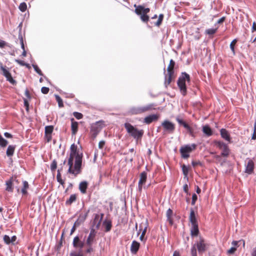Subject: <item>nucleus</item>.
Wrapping results in <instances>:
<instances>
[{
	"label": "nucleus",
	"mask_w": 256,
	"mask_h": 256,
	"mask_svg": "<svg viewBox=\"0 0 256 256\" xmlns=\"http://www.w3.org/2000/svg\"><path fill=\"white\" fill-rule=\"evenodd\" d=\"M82 154L77 150V146L74 144L71 145L70 148V156L68 160V172L77 176L81 172Z\"/></svg>",
	"instance_id": "nucleus-1"
},
{
	"label": "nucleus",
	"mask_w": 256,
	"mask_h": 256,
	"mask_svg": "<svg viewBox=\"0 0 256 256\" xmlns=\"http://www.w3.org/2000/svg\"><path fill=\"white\" fill-rule=\"evenodd\" d=\"M124 126L129 135L136 140V142L141 140L144 134L142 130H138L128 122L125 123Z\"/></svg>",
	"instance_id": "nucleus-2"
},
{
	"label": "nucleus",
	"mask_w": 256,
	"mask_h": 256,
	"mask_svg": "<svg viewBox=\"0 0 256 256\" xmlns=\"http://www.w3.org/2000/svg\"><path fill=\"white\" fill-rule=\"evenodd\" d=\"M134 7L135 8V13L137 15L140 16L141 20L144 22H148L149 20V16L147 15V14L150 12V9L149 8H145L142 5L136 6L134 4Z\"/></svg>",
	"instance_id": "nucleus-3"
},
{
	"label": "nucleus",
	"mask_w": 256,
	"mask_h": 256,
	"mask_svg": "<svg viewBox=\"0 0 256 256\" xmlns=\"http://www.w3.org/2000/svg\"><path fill=\"white\" fill-rule=\"evenodd\" d=\"M186 80L189 82L190 81V76L189 74L186 72H182L181 76L178 79L177 84L183 96H185L186 94Z\"/></svg>",
	"instance_id": "nucleus-4"
},
{
	"label": "nucleus",
	"mask_w": 256,
	"mask_h": 256,
	"mask_svg": "<svg viewBox=\"0 0 256 256\" xmlns=\"http://www.w3.org/2000/svg\"><path fill=\"white\" fill-rule=\"evenodd\" d=\"M196 148V145L195 144H192L191 145L187 144L184 146L181 147L180 149V152L181 154L182 157L184 158H188L190 156L189 153Z\"/></svg>",
	"instance_id": "nucleus-5"
},
{
	"label": "nucleus",
	"mask_w": 256,
	"mask_h": 256,
	"mask_svg": "<svg viewBox=\"0 0 256 256\" xmlns=\"http://www.w3.org/2000/svg\"><path fill=\"white\" fill-rule=\"evenodd\" d=\"M214 143L216 147L222 150L221 155L227 157L230 154V150L226 144L222 141L216 140Z\"/></svg>",
	"instance_id": "nucleus-6"
},
{
	"label": "nucleus",
	"mask_w": 256,
	"mask_h": 256,
	"mask_svg": "<svg viewBox=\"0 0 256 256\" xmlns=\"http://www.w3.org/2000/svg\"><path fill=\"white\" fill-rule=\"evenodd\" d=\"M162 126L164 130L170 134H172L175 129L174 124L168 120H164L162 122Z\"/></svg>",
	"instance_id": "nucleus-7"
},
{
	"label": "nucleus",
	"mask_w": 256,
	"mask_h": 256,
	"mask_svg": "<svg viewBox=\"0 0 256 256\" xmlns=\"http://www.w3.org/2000/svg\"><path fill=\"white\" fill-rule=\"evenodd\" d=\"M96 232L93 228H90V232L86 240V245H92L96 242Z\"/></svg>",
	"instance_id": "nucleus-8"
},
{
	"label": "nucleus",
	"mask_w": 256,
	"mask_h": 256,
	"mask_svg": "<svg viewBox=\"0 0 256 256\" xmlns=\"http://www.w3.org/2000/svg\"><path fill=\"white\" fill-rule=\"evenodd\" d=\"M86 244L84 240H82L79 236H75L73 240L72 245L76 248H79V250H82V248Z\"/></svg>",
	"instance_id": "nucleus-9"
},
{
	"label": "nucleus",
	"mask_w": 256,
	"mask_h": 256,
	"mask_svg": "<svg viewBox=\"0 0 256 256\" xmlns=\"http://www.w3.org/2000/svg\"><path fill=\"white\" fill-rule=\"evenodd\" d=\"M44 138L47 142L51 141L52 138V133L54 130L52 126H48L44 128Z\"/></svg>",
	"instance_id": "nucleus-10"
},
{
	"label": "nucleus",
	"mask_w": 256,
	"mask_h": 256,
	"mask_svg": "<svg viewBox=\"0 0 256 256\" xmlns=\"http://www.w3.org/2000/svg\"><path fill=\"white\" fill-rule=\"evenodd\" d=\"M196 247L198 252L202 254L206 250L208 244L205 242L204 239L200 238L199 242L196 243Z\"/></svg>",
	"instance_id": "nucleus-11"
},
{
	"label": "nucleus",
	"mask_w": 256,
	"mask_h": 256,
	"mask_svg": "<svg viewBox=\"0 0 256 256\" xmlns=\"http://www.w3.org/2000/svg\"><path fill=\"white\" fill-rule=\"evenodd\" d=\"M156 105L154 103L150 104L146 106H140V108L141 114L151 111L154 110H156Z\"/></svg>",
	"instance_id": "nucleus-12"
},
{
	"label": "nucleus",
	"mask_w": 256,
	"mask_h": 256,
	"mask_svg": "<svg viewBox=\"0 0 256 256\" xmlns=\"http://www.w3.org/2000/svg\"><path fill=\"white\" fill-rule=\"evenodd\" d=\"M104 216V214H96L94 220V224L96 225V229L99 228Z\"/></svg>",
	"instance_id": "nucleus-13"
},
{
	"label": "nucleus",
	"mask_w": 256,
	"mask_h": 256,
	"mask_svg": "<svg viewBox=\"0 0 256 256\" xmlns=\"http://www.w3.org/2000/svg\"><path fill=\"white\" fill-rule=\"evenodd\" d=\"M158 118V116L157 114H150L145 117L144 120V122L148 124L152 123V122L156 121Z\"/></svg>",
	"instance_id": "nucleus-14"
},
{
	"label": "nucleus",
	"mask_w": 256,
	"mask_h": 256,
	"mask_svg": "<svg viewBox=\"0 0 256 256\" xmlns=\"http://www.w3.org/2000/svg\"><path fill=\"white\" fill-rule=\"evenodd\" d=\"M254 163L251 160H248L246 166L245 172L248 174H251L254 172Z\"/></svg>",
	"instance_id": "nucleus-15"
},
{
	"label": "nucleus",
	"mask_w": 256,
	"mask_h": 256,
	"mask_svg": "<svg viewBox=\"0 0 256 256\" xmlns=\"http://www.w3.org/2000/svg\"><path fill=\"white\" fill-rule=\"evenodd\" d=\"M220 134L222 138L230 142H231L230 135L226 130L224 128H222L220 130Z\"/></svg>",
	"instance_id": "nucleus-16"
},
{
	"label": "nucleus",
	"mask_w": 256,
	"mask_h": 256,
	"mask_svg": "<svg viewBox=\"0 0 256 256\" xmlns=\"http://www.w3.org/2000/svg\"><path fill=\"white\" fill-rule=\"evenodd\" d=\"M140 244L136 240L132 241L130 246V252L132 254H136L139 250Z\"/></svg>",
	"instance_id": "nucleus-17"
},
{
	"label": "nucleus",
	"mask_w": 256,
	"mask_h": 256,
	"mask_svg": "<svg viewBox=\"0 0 256 256\" xmlns=\"http://www.w3.org/2000/svg\"><path fill=\"white\" fill-rule=\"evenodd\" d=\"M128 112L129 114H131V115H136V114H141L140 106L132 107L129 109Z\"/></svg>",
	"instance_id": "nucleus-18"
},
{
	"label": "nucleus",
	"mask_w": 256,
	"mask_h": 256,
	"mask_svg": "<svg viewBox=\"0 0 256 256\" xmlns=\"http://www.w3.org/2000/svg\"><path fill=\"white\" fill-rule=\"evenodd\" d=\"M190 221L192 225L198 224L197 220L195 216L194 212L192 208L190 209Z\"/></svg>",
	"instance_id": "nucleus-19"
},
{
	"label": "nucleus",
	"mask_w": 256,
	"mask_h": 256,
	"mask_svg": "<svg viewBox=\"0 0 256 256\" xmlns=\"http://www.w3.org/2000/svg\"><path fill=\"white\" fill-rule=\"evenodd\" d=\"M175 65V62L172 60H170V64L167 68L168 75H174V66Z\"/></svg>",
	"instance_id": "nucleus-20"
},
{
	"label": "nucleus",
	"mask_w": 256,
	"mask_h": 256,
	"mask_svg": "<svg viewBox=\"0 0 256 256\" xmlns=\"http://www.w3.org/2000/svg\"><path fill=\"white\" fill-rule=\"evenodd\" d=\"M202 132L207 136H210L212 134V130L208 125H205L202 126Z\"/></svg>",
	"instance_id": "nucleus-21"
},
{
	"label": "nucleus",
	"mask_w": 256,
	"mask_h": 256,
	"mask_svg": "<svg viewBox=\"0 0 256 256\" xmlns=\"http://www.w3.org/2000/svg\"><path fill=\"white\" fill-rule=\"evenodd\" d=\"M88 184L86 181L81 182L79 184V190L82 194H86Z\"/></svg>",
	"instance_id": "nucleus-22"
},
{
	"label": "nucleus",
	"mask_w": 256,
	"mask_h": 256,
	"mask_svg": "<svg viewBox=\"0 0 256 256\" xmlns=\"http://www.w3.org/2000/svg\"><path fill=\"white\" fill-rule=\"evenodd\" d=\"M199 233L198 224L192 225L190 228V234L192 236H198Z\"/></svg>",
	"instance_id": "nucleus-23"
},
{
	"label": "nucleus",
	"mask_w": 256,
	"mask_h": 256,
	"mask_svg": "<svg viewBox=\"0 0 256 256\" xmlns=\"http://www.w3.org/2000/svg\"><path fill=\"white\" fill-rule=\"evenodd\" d=\"M147 178V174L145 172H142L140 174V178L138 181L139 185L145 184Z\"/></svg>",
	"instance_id": "nucleus-24"
},
{
	"label": "nucleus",
	"mask_w": 256,
	"mask_h": 256,
	"mask_svg": "<svg viewBox=\"0 0 256 256\" xmlns=\"http://www.w3.org/2000/svg\"><path fill=\"white\" fill-rule=\"evenodd\" d=\"M74 118L72 119V125H71V128H72V134H75L77 131H78V123L76 122H74Z\"/></svg>",
	"instance_id": "nucleus-25"
},
{
	"label": "nucleus",
	"mask_w": 256,
	"mask_h": 256,
	"mask_svg": "<svg viewBox=\"0 0 256 256\" xmlns=\"http://www.w3.org/2000/svg\"><path fill=\"white\" fill-rule=\"evenodd\" d=\"M23 186L21 190V192L23 195H26L28 194L27 190L29 188V184L28 182L24 180L23 181Z\"/></svg>",
	"instance_id": "nucleus-26"
},
{
	"label": "nucleus",
	"mask_w": 256,
	"mask_h": 256,
	"mask_svg": "<svg viewBox=\"0 0 256 256\" xmlns=\"http://www.w3.org/2000/svg\"><path fill=\"white\" fill-rule=\"evenodd\" d=\"M15 150V146L12 145H10L6 150V155L8 156H12L14 154Z\"/></svg>",
	"instance_id": "nucleus-27"
},
{
	"label": "nucleus",
	"mask_w": 256,
	"mask_h": 256,
	"mask_svg": "<svg viewBox=\"0 0 256 256\" xmlns=\"http://www.w3.org/2000/svg\"><path fill=\"white\" fill-rule=\"evenodd\" d=\"M6 190L8 192H12L13 191L12 185H14L12 180H10L6 182Z\"/></svg>",
	"instance_id": "nucleus-28"
},
{
	"label": "nucleus",
	"mask_w": 256,
	"mask_h": 256,
	"mask_svg": "<svg viewBox=\"0 0 256 256\" xmlns=\"http://www.w3.org/2000/svg\"><path fill=\"white\" fill-rule=\"evenodd\" d=\"M0 70L2 71V74L6 77L10 76V73L7 70L4 66H3L2 64L0 63Z\"/></svg>",
	"instance_id": "nucleus-29"
},
{
	"label": "nucleus",
	"mask_w": 256,
	"mask_h": 256,
	"mask_svg": "<svg viewBox=\"0 0 256 256\" xmlns=\"http://www.w3.org/2000/svg\"><path fill=\"white\" fill-rule=\"evenodd\" d=\"M76 194H72L70 198L66 200V205H70L73 202L76 201Z\"/></svg>",
	"instance_id": "nucleus-30"
},
{
	"label": "nucleus",
	"mask_w": 256,
	"mask_h": 256,
	"mask_svg": "<svg viewBox=\"0 0 256 256\" xmlns=\"http://www.w3.org/2000/svg\"><path fill=\"white\" fill-rule=\"evenodd\" d=\"M103 224L106 227V232H109L112 228V222L110 221L104 220L103 222Z\"/></svg>",
	"instance_id": "nucleus-31"
},
{
	"label": "nucleus",
	"mask_w": 256,
	"mask_h": 256,
	"mask_svg": "<svg viewBox=\"0 0 256 256\" xmlns=\"http://www.w3.org/2000/svg\"><path fill=\"white\" fill-rule=\"evenodd\" d=\"M8 144V142L4 138L1 134H0V146L2 148L6 147Z\"/></svg>",
	"instance_id": "nucleus-32"
},
{
	"label": "nucleus",
	"mask_w": 256,
	"mask_h": 256,
	"mask_svg": "<svg viewBox=\"0 0 256 256\" xmlns=\"http://www.w3.org/2000/svg\"><path fill=\"white\" fill-rule=\"evenodd\" d=\"M56 180L57 181L62 185H64V182L62 180L61 174L60 172V170H58V174L56 175Z\"/></svg>",
	"instance_id": "nucleus-33"
},
{
	"label": "nucleus",
	"mask_w": 256,
	"mask_h": 256,
	"mask_svg": "<svg viewBox=\"0 0 256 256\" xmlns=\"http://www.w3.org/2000/svg\"><path fill=\"white\" fill-rule=\"evenodd\" d=\"M54 96H55L56 100L58 103V106L60 108L64 106V104H63L62 100L61 98L57 94H55Z\"/></svg>",
	"instance_id": "nucleus-34"
},
{
	"label": "nucleus",
	"mask_w": 256,
	"mask_h": 256,
	"mask_svg": "<svg viewBox=\"0 0 256 256\" xmlns=\"http://www.w3.org/2000/svg\"><path fill=\"white\" fill-rule=\"evenodd\" d=\"M218 28H209L206 30L205 32L206 34L208 35H212L214 34Z\"/></svg>",
	"instance_id": "nucleus-35"
},
{
	"label": "nucleus",
	"mask_w": 256,
	"mask_h": 256,
	"mask_svg": "<svg viewBox=\"0 0 256 256\" xmlns=\"http://www.w3.org/2000/svg\"><path fill=\"white\" fill-rule=\"evenodd\" d=\"M172 76L173 75H168V76H166L164 84L166 86H167L170 83Z\"/></svg>",
	"instance_id": "nucleus-36"
},
{
	"label": "nucleus",
	"mask_w": 256,
	"mask_h": 256,
	"mask_svg": "<svg viewBox=\"0 0 256 256\" xmlns=\"http://www.w3.org/2000/svg\"><path fill=\"white\" fill-rule=\"evenodd\" d=\"M166 214L168 220L170 222H172V220L171 218L172 215V210L170 208L168 209L166 211Z\"/></svg>",
	"instance_id": "nucleus-37"
},
{
	"label": "nucleus",
	"mask_w": 256,
	"mask_h": 256,
	"mask_svg": "<svg viewBox=\"0 0 256 256\" xmlns=\"http://www.w3.org/2000/svg\"><path fill=\"white\" fill-rule=\"evenodd\" d=\"M70 256H84L82 252V250H79L78 252L73 251L70 252Z\"/></svg>",
	"instance_id": "nucleus-38"
},
{
	"label": "nucleus",
	"mask_w": 256,
	"mask_h": 256,
	"mask_svg": "<svg viewBox=\"0 0 256 256\" xmlns=\"http://www.w3.org/2000/svg\"><path fill=\"white\" fill-rule=\"evenodd\" d=\"M163 18H164V15L162 14H160L159 16H158V20L156 22L155 25L158 26H160L162 22Z\"/></svg>",
	"instance_id": "nucleus-39"
},
{
	"label": "nucleus",
	"mask_w": 256,
	"mask_h": 256,
	"mask_svg": "<svg viewBox=\"0 0 256 256\" xmlns=\"http://www.w3.org/2000/svg\"><path fill=\"white\" fill-rule=\"evenodd\" d=\"M27 8L26 4L25 2H22L19 6V9L20 11L24 12Z\"/></svg>",
	"instance_id": "nucleus-40"
},
{
	"label": "nucleus",
	"mask_w": 256,
	"mask_h": 256,
	"mask_svg": "<svg viewBox=\"0 0 256 256\" xmlns=\"http://www.w3.org/2000/svg\"><path fill=\"white\" fill-rule=\"evenodd\" d=\"M236 42V40L234 39V40L230 44V48L232 52V53L234 54H235V51H234V45Z\"/></svg>",
	"instance_id": "nucleus-41"
},
{
	"label": "nucleus",
	"mask_w": 256,
	"mask_h": 256,
	"mask_svg": "<svg viewBox=\"0 0 256 256\" xmlns=\"http://www.w3.org/2000/svg\"><path fill=\"white\" fill-rule=\"evenodd\" d=\"M57 167V162L56 160H54L50 164V169L52 171H55Z\"/></svg>",
	"instance_id": "nucleus-42"
},
{
	"label": "nucleus",
	"mask_w": 256,
	"mask_h": 256,
	"mask_svg": "<svg viewBox=\"0 0 256 256\" xmlns=\"http://www.w3.org/2000/svg\"><path fill=\"white\" fill-rule=\"evenodd\" d=\"M4 242L6 244H11V242H10V238L8 236V235H4Z\"/></svg>",
	"instance_id": "nucleus-43"
},
{
	"label": "nucleus",
	"mask_w": 256,
	"mask_h": 256,
	"mask_svg": "<svg viewBox=\"0 0 256 256\" xmlns=\"http://www.w3.org/2000/svg\"><path fill=\"white\" fill-rule=\"evenodd\" d=\"M32 67L34 68V70L40 76H43V74L41 71V70L38 68V67L36 64H32Z\"/></svg>",
	"instance_id": "nucleus-44"
},
{
	"label": "nucleus",
	"mask_w": 256,
	"mask_h": 256,
	"mask_svg": "<svg viewBox=\"0 0 256 256\" xmlns=\"http://www.w3.org/2000/svg\"><path fill=\"white\" fill-rule=\"evenodd\" d=\"M6 78V80L8 81L10 84H16V82L15 80H14L13 79V78H12V76H11V74L10 75V76H8Z\"/></svg>",
	"instance_id": "nucleus-45"
},
{
	"label": "nucleus",
	"mask_w": 256,
	"mask_h": 256,
	"mask_svg": "<svg viewBox=\"0 0 256 256\" xmlns=\"http://www.w3.org/2000/svg\"><path fill=\"white\" fill-rule=\"evenodd\" d=\"M182 172H183V174H184L186 176L188 174V168L187 166H185V165H183L182 166Z\"/></svg>",
	"instance_id": "nucleus-46"
},
{
	"label": "nucleus",
	"mask_w": 256,
	"mask_h": 256,
	"mask_svg": "<svg viewBox=\"0 0 256 256\" xmlns=\"http://www.w3.org/2000/svg\"><path fill=\"white\" fill-rule=\"evenodd\" d=\"M191 255L192 256H197L195 244L191 248Z\"/></svg>",
	"instance_id": "nucleus-47"
},
{
	"label": "nucleus",
	"mask_w": 256,
	"mask_h": 256,
	"mask_svg": "<svg viewBox=\"0 0 256 256\" xmlns=\"http://www.w3.org/2000/svg\"><path fill=\"white\" fill-rule=\"evenodd\" d=\"M92 244L90 245H86L87 248L85 250L86 253L88 254L94 251V249L92 247Z\"/></svg>",
	"instance_id": "nucleus-48"
},
{
	"label": "nucleus",
	"mask_w": 256,
	"mask_h": 256,
	"mask_svg": "<svg viewBox=\"0 0 256 256\" xmlns=\"http://www.w3.org/2000/svg\"><path fill=\"white\" fill-rule=\"evenodd\" d=\"M74 116L77 118L78 120H80L82 118V114L78 112H74Z\"/></svg>",
	"instance_id": "nucleus-49"
},
{
	"label": "nucleus",
	"mask_w": 256,
	"mask_h": 256,
	"mask_svg": "<svg viewBox=\"0 0 256 256\" xmlns=\"http://www.w3.org/2000/svg\"><path fill=\"white\" fill-rule=\"evenodd\" d=\"M198 199V196L196 194H194L192 196V204L194 205Z\"/></svg>",
	"instance_id": "nucleus-50"
},
{
	"label": "nucleus",
	"mask_w": 256,
	"mask_h": 256,
	"mask_svg": "<svg viewBox=\"0 0 256 256\" xmlns=\"http://www.w3.org/2000/svg\"><path fill=\"white\" fill-rule=\"evenodd\" d=\"M236 248L233 246L232 247L230 250H228L227 251V254H232L234 253V252L236 251Z\"/></svg>",
	"instance_id": "nucleus-51"
},
{
	"label": "nucleus",
	"mask_w": 256,
	"mask_h": 256,
	"mask_svg": "<svg viewBox=\"0 0 256 256\" xmlns=\"http://www.w3.org/2000/svg\"><path fill=\"white\" fill-rule=\"evenodd\" d=\"M50 90L48 88L43 86L41 88V92L44 94H47Z\"/></svg>",
	"instance_id": "nucleus-52"
},
{
	"label": "nucleus",
	"mask_w": 256,
	"mask_h": 256,
	"mask_svg": "<svg viewBox=\"0 0 256 256\" xmlns=\"http://www.w3.org/2000/svg\"><path fill=\"white\" fill-rule=\"evenodd\" d=\"M15 62L18 63V64H20V66H24V65H26V63L22 60H15Z\"/></svg>",
	"instance_id": "nucleus-53"
},
{
	"label": "nucleus",
	"mask_w": 256,
	"mask_h": 256,
	"mask_svg": "<svg viewBox=\"0 0 256 256\" xmlns=\"http://www.w3.org/2000/svg\"><path fill=\"white\" fill-rule=\"evenodd\" d=\"M146 227L144 230H143L142 234H141V236H140V240L142 241L143 240H144V236L145 235L146 233Z\"/></svg>",
	"instance_id": "nucleus-54"
},
{
	"label": "nucleus",
	"mask_w": 256,
	"mask_h": 256,
	"mask_svg": "<svg viewBox=\"0 0 256 256\" xmlns=\"http://www.w3.org/2000/svg\"><path fill=\"white\" fill-rule=\"evenodd\" d=\"M105 144V142L104 140H101L98 143V148L100 149H102L103 148Z\"/></svg>",
	"instance_id": "nucleus-55"
},
{
	"label": "nucleus",
	"mask_w": 256,
	"mask_h": 256,
	"mask_svg": "<svg viewBox=\"0 0 256 256\" xmlns=\"http://www.w3.org/2000/svg\"><path fill=\"white\" fill-rule=\"evenodd\" d=\"M6 45V42L2 40H0V48H4Z\"/></svg>",
	"instance_id": "nucleus-56"
},
{
	"label": "nucleus",
	"mask_w": 256,
	"mask_h": 256,
	"mask_svg": "<svg viewBox=\"0 0 256 256\" xmlns=\"http://www.w3.org/2000/svg\"><path fill=\"white\" fill-rule=\"evenodd\" d=\"M184 191L187 194L188 193V188L187 184H185L183 186Z\"/></svg>",
	"instance_id": "nucleus-57"
},
{
	"label": "nucleus",
	"mask_w": 256,
	"mask_h": 256,
	"mask_svg": "<svg viewBox=\"0 0 256 256\" xmlns=\"http://www.w3.org/2000/svg\"><path fill=\"white\" fill-rule=\"evenodd\" d=\"M24 105L26 107V110H28V102L26 99H24Z\"/></svg>",
	"instance_id": "nucleus-58"
},
{
	"label": "nucleus",
	"mask_w": 256,
	"mask_h": 256,
	"mask_svg": "<svg viewBox=\"0 0 256 256\" xmlns=\"http://www.w3.org/2000/svg\"><path fill=\"white\" fill-rule=\"evenodd\" d=\"M92 130H95L96 134L99 132V131L100 130V129H99L98 128H96L95 126H92Z\"/></svg>",
	"instance_id": "nucleus-59"
},
{
	"label": "nucleus",
	"mask_w": 256,
	"mask_h": 256,
	"mask_svg": "<svg viewBox=\"0 0 256 256\" xmlns=\"http://www.w3.org/2000/svg\"><path fill=\"white\" fill-rule=\"evenodd\" d=\"M10 180H12V183L14 184H18V180L16 178H11Z\"/></svg>",
	"instance_id": "nucleus-60"
},
{
	"label": "nucleus",
	"mask_w": 256,
	"mask_h": 256,
	"mask_svg": "<svg viewBox=\"0 0 256 256\" xmlns=\"http://www.w3.org/2000/svg\"><path fill=\"white\" fill-rule=\"evenodd\" d=\"M256 128L254 127V132L252 137V140H256Z\"/></svg>",
	"instance_id": "nucleus-61"
},
{
	"label": "nucleus",
	"mask_w": 256,
	"mask_h": 256,
	"mask_svg": "<svg viewBox=\"0 0 256 256\" xmlns=\"http://www.w3.org/2000/svg\"><path fill=\"white\" fill-rule=\"evenodd\" d=\"M4 136L6 138H12V135L8 132H4Z\"/></svg>",
	"instance_id": "nucleus-62"
},
{
	"label": "nucleus",
	"mask_w": 256,
	"mask_h": 256,
	"mask_svg": "<svg viewBox=\"0 0 256 256\" xmlns=\"http://www.w3.org/2000/svg\"><path fill=\"white\" fill-rule=\"evenodd\" d=\"M16 240V237L15 236H12L10 238V242L11 244H14V242Z\"/></svg>",
	"instance_id": "nucleus-63"
},
{
	"label": "nucleus",
	"mask_w": 256,
	"mask_h": 256,
	"mask_svg": "<svg viewBox=\"0 0 256 256\" xmlns=\"http://www.w3.org/2000/svg\"><path fill=\"white\" fill-rule=\"evenodd\" d=\"M255 30H256V23L255 22H253V24H252V32H253Z\"/></svg>",
	"instance_id": "nucleus-64"
}]
</instances>
